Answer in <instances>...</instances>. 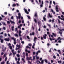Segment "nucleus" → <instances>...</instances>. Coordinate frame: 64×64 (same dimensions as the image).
<instances>
[{
  "label": "nucleus",
  "instance_id": "33",
  "mask_svg": "<svg viewBox=\"0 0 64 64\" xmlns=\"http://www.w3.org/2000/svg\"><path fill=\"white\" fill-rule=\"evenodd\" d=\"M7 57H6L5 58V61H7Z\"/></svg>",
  "mask_w": 64,
  "mask_h": 64
},
{
  "label": "nucleus",
  "instance_id": "51",
  "mask_svg": "<svg viewBox=\"0 0 64 64\" xmlns=\"http://www.w3.org/2000/svg\"><path fill=\"white\" fill-rule=\"evenodd\" d=\"M22 33V32L21 31H20L19 32V34H21V33Z\"/></svg>",
  "mask_w": 64,
  "mask_h": 64
},
{
  "label": "nucleus",
  "instance_id": "39",
  "mask_svg": "<svg viewBox=\"0 0 64 64\" xmlns=\"http://www.w3.org/2000/svg\"><path fill=\"white\" fill-rule=\"evenodd\" d=\"M1 64H4V62H1Z\"/></svg>",
  "mask_w": 64,
  "mask_h": 64
},
{
  "label": "nucleus",
  "instance_id": "17",
  "mask_svg": "<svg viewBox=\"0 0 64 64\" xmlns=\"http://www.w3.org/2000/svg\"><path fill=\"white\" fill-rule=\"evenodd\" d=\"M14 36H15V37H18V34H14Z\"/></svg>",
  "mask_w": 64,
  "mask_h": 64
},
{
  "label": "nucleus",
  "instance_id": "32",
  "mask_svg": "<svg viewBox=\"0 0 64 64\" xmlns=\"http://www.w3.org/2000/svg\"><path fill=\"white\" fill-rule=\"evenodd\" d=\"M62 39L60 38V37H58V38L57 39V40H61Z\"/></svg>",
  "mask_w": 64,
  "mask_h": 64
},
{
  "label": "nucleus",
  "instance_id": "22",
  "mask_svg": "<svg viewBox=\"0 0 64 64\" xmlns=\"http://www.w3.org/2000/svg\"><path fill=\"white\" fill-rule=\"evenodd\" d=\"M16 46L17 47H18L19 48L20 47V45H18V44L16 45Z\"/></svg>",
  "mask_w": 64,
  "mask_h": 64
},
{
  "label": "nucleus",
  "instance_id": "3",
  "mask_svg": "<svg viewBox=\"0 0 64 64\" xmlns=\"http://www.w3.org/2000/svg\"><path fill=\"white\" fill-rule=\"evenodd\" d=\"M11 39H12V40H14V45L16 44V39L14 38V37H12Z\"/></svg>",
  "mask_w": 64,
  "mask_h": 64
},
{
  "label": "nucleus",
  "instance_id": "62",
  "mask_svg": "<svg viewBox=\"0 0 64 64\" xmlns=\"http://www.w3.org/2000/svg\"><path fill=\"white\" fill-rule=\"evenodd\" d=\"M36 59L37 60H38V59H39V57H36Z\"/></svg>",
  "mask_w": 64,
  "mask_h": 64
},
{
  "label": "nucleus",
  "instance_id": "16",
  "mask_svg": "<svg viewBox=\"0 0 64 64\" xmlns=\"http://www.w3.org/2000/svg\"><path fill=\"white\" fill-rule=\"evenodd\" d=\"M14 26H12V31H14Z\"/></svg>",
  "mask_w": 64,
  "mask_h": 64
},
{
  "label": "nucleus",
  "instance_id": "56",
  "mask_svg": "<svg viewBox=\"0 0 64 64\" xmlns=\"http://www.w3.org/2000/svg\"><path fill=\"white\" fill-rule=\"evenodd\" d=\"M16 12H18V13H19V11L18 10H17Z\"/></svg>",
  "mask_w": 64,
  "mask_h": 64
},
{
  "label": "nucleus",
  "instance_id": "2",
  "mask_svg": "<svg viewBox=\"0 0 64 64\" xmlns=\"http://www.w3.org/2000/svg\"><path fill=\"white\" fill-rule=\"evenodd\" d=\"M2 50L3 51V52H5V51H6V48H4V46H3L2 47Z\"/></svg>",
  "mask_w": 64,
  "mask_h": 64
},
{
  "label": "nucleus",
  "instance_id": "6",
  "mask_svg": "<svg viewBox=\"0 0 64 64\" xmlns=\"http://www.w3.org/2000/svg\"><path fill=\"white\" fill-rule=\"evenodd\" d=\"M4 40L6 41H8V42L10 40V39L9 38H5L4 39Z\"/></svg>",
  "mask_w": 64,
  "mask_h": 64
},
{
  "label": "nucleus",
  "instance_id": "28",
  "mask_svg": "<svg viewBox=\"0 0 64 64\" xmlns=\"http://www.w3.org/2000/svg\"><path fill=\"white\" fill-rule=\"evenodd\" d=\"M2 22V23L4 25H6V24H5V22Z\"/></svg>",
  "mask_w": 64,
  "mask_h": 64
},
{
  "label": "nucleus",
  "instance_id": "19",
  "mask_svg": "<svg viewBox=\"0 0 64 64\" xmlns=\"http://www.w3.org/2000/svg\"><path fill=\"white\" fill-rule=\"evenodd\" d=\"M16 56L17 57H18V58H19V57H20V55H19V54H16Z\"/></svg>",
  "mask_w": 64,
  "mask_h": 64
},
{
  "label": "nucleus",
  "instance_id": "38",
  "mask_svg": "<svg viewBox=\"0 0 64 64\" xmlns=\"http://www.w3.org/2000/svg\"><path fill=\"white\" fill-rule=\"evenodd\" d=\"M27 38L28 39H30V38H29V36H26Z\"/></svg>",
  "mask_w": 64,
  "mask_h": 64
},
{
  "label": "nucleus",
  "instance_id": "23",
  "mask_svg": "<svg viewBox=\"0 0 64 64\" xmlns=\"http://www.w3.org/2000/svg\"><path fill=\"white\" fill-rule=\"evenodd\" d=\"M10 21L11 22V24H13L14 23V22L12 21L11 20H10Z\"/></svg>",
  "mask_w": 64,
  "mask_h": 64
},
{
  "label": "nucleus",
  "instance_id": "13",
  "mask_svg": "<svg viewBox=\"0 0 64 64\" xmlns=\"http://www.w3.org/2000/svg\"><path fill=\"white\" fill-rule=\"evenodd\" d=\"M47 34H48H48H50L48 35V36L49 37H50V32H47Z\"/></svg>",
  "mask_w": 64,
  "mask_h": 64
},
{
  "label": "nucleus",
  "instance_id": "43",
  "mask_svg": "<svg viewBox=\"0 0 64 64\" xmlns=\"http://www.w3.org/2000/svg\"><path fill=\"white\" fill-rule=\"evenodd\" d=\"M22 23H24V20H22Z\"/></svg>",
  "mask_w": 64,
  "mask_h": 64
},
{
  "label": "nucleus",
  "instance_id": "49",
  "mask_svg": "<svg viewBox=\"0 0 64 64\" xmlns=\"http://www.w3.org/2000/svg\"><path fill=\"white\" fill-rule=\"evenodd\" d=\"M27 16L28 17V19H30V16Z\"/></svg>",
  "mask_w": 64,
  "mask_h": 64
},
{
  "label": "nucleus",
  "instance_id": "34",
  "mask_svg": "<svg viewBox=\"0 0 64 64\" xmlns=\"http://www.w3.org/2000/svg\"><path fill=\"white\" fill-rule=\"evenodd\" d=\"M40 7H43V4H41L40 5Z\"/></svg>",
  "mask_w": 64,
  "mask_h": 64
},
{
  "label": "nucleus",
  "instance_id": "47",
  "mask_svg": "<svg viewBox=\"0 0 64 64\" xmlns=\"http://www.w3.org/2000/svg\"><path fill=\"white\" fill-rule=\"evenodd\" d=\"M19 61H18L17 62V64H20V62H19Z\"/></svg>",
  "mask_w": 64,
  "mask_h": 64
},
{
  "label": "nucleus",
  "instance_id": "21",
  "mask_svg": "<svg viewBox=\"0 0 64 64\" xmlns=\"http://www.w3.org/2000/svg\"><path fill=\"white\" fill-rule=\"evenodd\" d=\"M9 47L10 48V49H11V50H12V46H9Z\"/></svg>",
  "mask_w": 64,
  "mask_h": 64
},
{
  "label": "nucleus",
  "instance_id": "12",
  "mask_svg": "<svg viewBox=\"0 0 64 64\" xmlns=\"http://www.w3.org/2000/svg\"><path fill=\"white\" fill-rule=\"evenodd\" d=\"M49 39H50V41H52V40H55V39L53 38H52H52H49Z\"/></svg>",
  "mask_w": 64,
  "mask_h": 64
},
{
  "label": "nucleus",
  "instance_id": "64",
  "mask_svg": "<svg viewBox=\"0 0 64 64\" xmlns=\"http://www.w3.org/2000/svg\"><path fill=\"white\" fill-rule=\"evenodd\" d=\"M61 17L62 18H64V16H63V15H62L61 16Z\"/></svg>",
  "mask_w": 64,
  "mask_h": 64
},
{
  "label": "nucleus",
  "instance_id": "58",
  "mask_svg": "<svg viewBox=\"0 0 64 64\" xmlns=\"http://www.w3.org/2000/svg\"><path fill=\"white\" fill-rule=\"evenodd\" d=\"M8 46H11V44L10 43H9L8 45Z\"/></svg>",
  "mask_w": 64,
  "mask_h": 64
},
{
  "label": "nucleus",
  "instance_id": "9",
  "mask_svg": "<svg viewBox=\"0 0 64 64\" xmlns=\"http://www.w3.org/2000/svg\"><path fill=\"white\" fill-rule=\"evenodd\" d=\"M48 17H50V18H52V16L51 15V14H50V13H48Z\"/></svg>",
  "mask_w": 64,
  "mask_h": 64
},
{
  "label": "nucleus",
  "instance_id": "11",
  "mask_svg": "<svg viewBox=\"0 0 64 64\" xmlns=\"http://www.w3.org/2000/svg\"><path fill=\"white\" fill-rule=\"evenodd\" d=\"M18 18L19 19H20V17H21V14L20 13H19L18 14Z\"/></svg>",
  "mask_w": 64,
  "mask_h": 64
},
{
  "label": "nucleus",
  "instance_id": "53",
  "mask_svg": "<svg viewBox=\"0 0 64 64\" xmlns=\"http://www.w3.org/2000/svg\"><path fill=\"white\" fill-rule=\"evenodd\" d=\"M21 21L20 20H19L18 22V23L20 24V23H21Z\"/></svg>",
  "mask_w": 64,
  "mask_h": 64
},
{
  "label": "nucleus",
  "instance_id": "50",
  "mask_svg": "<svg viewBox=\"0 0 64 64\" xmlns=\"http://www.w3.org/2000/svg\"><path fill=\"white\" fill-rule=\"evenodd\" d=\"M4 36L5 37H6V36H7V35L6 34V33L4 34Z\"/></svg>",
  "mask_w": 64,
  "mask_h": 64
},
{
  "label": "nucleus",
  "instance_id": "54",
  "mask_svg": "<svg viewBox=\"0 0 64 64\" xmlns=\"http://www.w3.org/2000/svg\"><path fill=\"white\" fill-rule=\"evenodd\" d=\"M21 43H22V44H24V41H22V42H21Z\"/></svg>",
  "mask_w": 64,
  "mask_h": 64
},
{
  "label": "nucleus",
  "instance_id": "18",
  "mask_svg": "<svg viewBox=\"0 0 64 64\" xmlns=\"http://www.w3.org/2000/svg\"><path fill=\"white\" fill-rule=\"evenodd\" d=\"M24 11L25 13H26V12H27V10L25 8H24Z\"/></svg>",
  "mask_w": 64,
  "mask_h": 64
},
{
  "label": "nucleus",
  "instance_id": "60",
  "mask_svg": "<svg viewBox=\"0 0 64 64\" xmlns=\"http://www.w3.org/2000/svg\"><path fill=\"white\" fill-rule=\"evenodd\" d=\"M7 23H8V24H10V22H9V21H7Z\"/></svg>",
  "mask_w": 64,
  "mask_h": 64
},
{
  "label": "nucleus",
  "instance_id": "27",
  "mask_svg": "<svg viewBox=\"0 0 64 64\" xmlns=\"http://www.w3.org/2000/svg\"><path fill=\"white\" fill-rule=\"evenodd\" d=\"M44 61L46 63H48V62L47 61V60L45 59Z\"/></svg>",
  "mask_w": 64,
  "mask_h": 64
},
{
  "label": "nucleus",
  "instance_id": "8",
  "mask_svg": "<svg viewBox=\"0 0 64 64\" xmlns=\"http://www.w3.org/2000/svg\"><path fill=\"white\" fill-rule=\"evenodd\" d=\"M47 36V34H44V35L43 36V38L44 39H46V37Z\"/></svg>",
  "mask_w": 64,
  "mask_h": 64
},
{
  "label": "nucleus",
  "instance_id": "48",
  "mask_svg": "<svg viewBox=\"0 0 64 64\" xmlns=\"http://www.w3.org/2000/svg\"><path fill=\"white\" fill-rule=\"evenodd\" d=\"M32 30H34V27H33V26H32Z\"/></svg>",
  "mask_w": 64,
  "mask_h": 64
},
{
  "label": "nucleus",
  "instance_id": "20",
  "mask_svg": "<svg viewBox=\"0 0 64 64\" xmlns=\"http://www.w3.org/2000/svg\"><path fill=\"white\" fill-rule=\"evenodd\" d=\"M34 20L35 23H37V20H36V19L35 18L34 19Z\"/></svg>",
  "mask_w": 64,
  "mask_h": 64
},
{
  "label": "nucleus",
  "instance_id": "37",
  "mask_svg": "<svg viewBox=\"0 0 64 64\" xmlns=\"http://www.w3.org/2000/svg\"><path fill=\"white\" fill-rule=\"evenodd\" d=\"M35 57L34 56H33V60H35Z\"/></svg>",
  "mask_w": 64,
  "mask_h": 64
},
{
  "label": "nucleus",
  "instance_id": "10",
  "mask_svg": "<svg viewBox=\"0 0 64 64\" xmlns=\"http://www.w3.org/2000/svg\"><path fill=\"white\" fill-rule=\"evenodd\" d=\"M56 11L57 12H59V10H58V7L57 6H56Z\"/></svg>",
  "mask_w": 64,
  "mask_h": 64
},
{
  "label": "nucleus",
  "instance_id": "5",
  "mask_svg": "<svg viewBox=\"0 0 64 64\" xmlns=\"http://www.w3.org/2000/svg\"><path fill=\"white\" fill-rule=\"evenodd\" d=\"M31 58H32V57H30L29 58L27 56L26 57V60H30Z\"/></svg>",
  "mask_w": 64,
  "mask_h": 64
},
{
  "label": "nucleus",
  "instance_id": "7",
  "mask_svg": "<svg viewBox=\"0 0 64 64\" xmlns=\"http://www.w3.org/2000/svg\"><path fill=\"white\" fill-rule=\"evenodd\" d=\"M35 35V33L34 32H32V33H30V36H32V35H33V36H34Z\"/></svg>",
  "mask_w": 64,
  "mask_h": 64
},
{
  "label": "nucleus",
  "instance_id": "25",
  "mask_svg": "<svg viewBox=\"0 0 64 64\" xmlns=\"http://www.w3.org/2000/svg\"><path fill=\"white\" fill-rule=\"evenodd\" d=\"M16 4H14L12 5V6L13 7H15V6H16Z\"/></svg>",
  "mask_w": 64,
  "mask_h": 64
},
{
  "label": "nucleus",
  "instance_id": "55",
  "mask_svg": "<svg viewBox=\"0 0 64 64\" xmlns=\"http://www.w3.org/2000/svg\"><path fill=\"white\" fill-rule=\"evenodd\" d=\"M50 5H51V4H52V1H50Z\"/></svg>",
  "mask_w": 64,
  "mask_h": 64
},
{
  "label": "nucleus",
  "instance_id": "36",
  "mask_svg": "<svg viewBox=\"0 0 64 64\" xmlns=\"http://www.w3.org/2000/svg\"><path fill=\"white\" fill-rule=\"evenodd\" d=\"M53 58L54 59H56V56H53Z\"/></svg>",
  "mask_w": 64,
  "mask_h": 64
},
{
  "label": "nucleus",
  "instance_id": "41",
  "mask_svg": "<svg viewBox=\"0 0 64 64\" xmlns=\"http://www.w3.org/2000/svg\"><path fill=\"white\" fill-rule=\"evenodd\" d=\"M51 49H52V48H51L50 49V50L49 51V52H51Z\"/></svg>",
  "mask_w": 64,
  "mask_h": 64
},
{
  "label": "nucleus",
  "instance_id": "40",
  "mask_svg": "<svg viewBox=\"0 0 64 64\" xmlns=\"http://www.w3.org/2000/svg\"><path fill=\"white\" fill-rule=\"evenodd\" d=\"M4 53L3 52H2L1 53V55H3V54H4Z\"/></svg>",
  "mask_w": 64,
  "mask_h": 64
},
{
  "label": "nucleus",
  "instance_id": "15",
  "mask_svg": "<svg viewBox=\"0 0 64 64\" xmlns=\"http://www.w3.org/2000/svg\"><path fill=\"white\" fill-rule=\"evenodd\" d=\"M34 17H37L38 16H37V13L36 12L34 15Z\"/></svg>",
  "mask_w": 64,
  "mask_h": 64
},
{
  "label": "nucleus",
  "instance_id": "45",
  "mask_svg": "<svg viewBox=\"0 0 64 64\" xmlns=\"http://www.w3.org/2000/svg\"><path fill=\"white\" fill-rule=\"evenodd\" d=\"M28 45L30 46H32V44H29Z\"/></svg>",
  "mask_w": 64,
  "mask_h": 64
},
{
  "label": "nucleus",
  "instance_id": "14",
  "mask_svg": "<svg viewBox=\"0 0 64 64\" xmlns=\"http://www.w3.org/2000/svg\"><path fill=\"white\" fill-rule=\"evenodd\" d=\"M0 40H1V42H2V43H3V42L4 41V40H3V38L0 39Z\"/></svg>",
  "mask_w": 64,
  "mask_h": 64
},
{
  "label": "nucleus",
  "instance_id": "1",
  "mask_svg": "<svg viewBox=\"0 0 64 64\" xmlns=\"http://www.w3.org/2000/svg\"><path fill=\"white\" fill-rule=\"evenodd\" d=\"M52 35H51V36L52 38H53V36H54V37H56L57 36V34L54 33H52Z\"/></svg>",
  "mask_w": 64,
  "mask_h": 64
},
{
  "label": "nucleus",
  "instance_id": "63",
  "mask_svg": "<svg viewBox=\"0 0 64 64\" xmlns=\"http://www.w3.org/2000/svg\"><path fill=\"white\" fill-rule=\"evenodd\" d=\"M2 20V18L1 17V16H0V20Z\"/></svg>",
  "mask_w": 64,
  "mask_h": 64
},
{
  "label": "nucleus",
  "instance_id": "4",
  "mask_svg": "<svg viewBox=\"0 0 64 64\" xmlns=\"http://www.w3.org/2000/svg\"><path fill=\"white\" fill-rule=\"evenodd\" d=\"M62 31H64V28H62V30H60V31L59 32V33H60V34H62Z\"/></svg>",
  "mask_w": 64,
  "mask_h": 64
},
{
  "label": "nucleus",
  "instance_id": "61",
  "mask_svg": "<svg viewBox=\"0 0 64 64\" xmlns=\"http://www.w3.org/2000/svg\"><path fill=\"white\" fill-rule=\"evenodd\" d=\"M3 29L4 30H6V28H5V27H4L3 28Z\"/></svg>",
  "mask_w": 64,
  "mask_h": 64
},
{
  "label": "nucleus",
  "instance_id": "46",
  "mask_svg": "<svg viewBox=\"0 0 64 64\" xmlns=\"http://www.w3.org/2000/svg\"><path fill=\"white\" fill-rule=\"evenodd\" d=\"M43 27L45 28V29H46V26L45 25Z\"/></svg>",
  "mask_w": 64,
  "mask_h": 64
},
{
  "label": "nucleus",
  "instance_id": "42",
  "mask_svg": "<svg viewBox=\"0 0 64 64\" xmlns=\"http://www.w3.org/2000/svg\"><path fill=\"white\" fill-rule=\"evenodd\" d=\"M6 54H4V57H6Z\"/></svg>",
  "mask_w": 64,
  "mask_h": 64
},
{
  "label": "nucleus",
  "instance_id": "24",
  "mask_svg": "<svg viewBox=\"0 0 64 64\" xmlns=\"http://www.w3.org/2000/svg\"><path fill=\"white\" fill-rule=\"evenodd\" d=\"M43 19L44 21H46V19L45 17H43Z\"/></svg>",
  "mask_w": 64,
  "mask_h": 64
},
{
  "label": "nucleus",
  "instance_id": "30",
  "mask_svg": "<svg viewBox=\"0 0 64 64\" xmlns=\"http://www.w3.org/2000/svg\"><path fill=\"white\" fill-rule=\"evenodd\" d=\"M58 63H62V62H61V60H59L58 61Z\"/></svg>",
  "mask_w": 64,
  "mask_h": 64
},
{
  "label": "nucleus",
  "instance_id": "26",
  "mask_svg": "<svg viewBox=\"0 0 64 64\" xmlns=\"http://www.w3.org/2000/svg\"><path fill=\"white\" fill-rule=\"evenodd\" d=\"M36 40H37V38H36V37H34V41H36Z\"/></svg>",
  "mask_w": 64,
  "mask_h": 64
},
{
  "label": "nucleus",
  "instance_id": "31",
  "mask_svg": "<svg viewBox=\"0 0 64 64\" xmlns=\"http://www.w3.org/2000/svg\"><path fill=\"white\" fill-rule=\"evenodd\" d=\"M41 63L42 64H43V63H44V60H42L41 61Z\"/></svg>",
  "mask_w": 64,
  "mask_h": 64
},
{
  "label": "nucleus",
  "instance_id": "57",
  "mask_svg": "<svg viewBox=\"0 0 64 64\" xmlns=\"http://www.w3.org/2000/svg\"><path fill=\"white\" fill-rule=\"evenodd\" d=\"M4 14L5 15H7V12H5L4 13Z\"/></svg>",
  "mask_w": 64,
  "mask_h": 64
},
{
  "label": "nucleus",
  "instance_id": "29",
  "mask_svg": "<svg viewBox=\"0 0 64 64\" xmlns=\"http://www.w3.org/2000/svg\"><path fill=\"white\" fill-rule=\"evenodd\" d=\"M47 25L49 27H51V26H50V24H48L47 23Z\"/></svg>",
  "mask_w": 64,
  "mask_h": 64
},
{
  "label": "nucleus",
  "instance_id": "52",
  "mask_svg": "<svg viewBox=\"0 0 64 64\" xmlns=\"http://www.w3.org/2000/svg\"><path fill=\"white\" fill-rule=\"evenodd\" d=\"M12 56V53H10L9 54V56Z\"/></svg>",
  "mask_w": 64,
  "mask_h": 64
},
{
  "label": "nucleus",
  "instance_id": "35",
  "mask_svg": "<svg viewBox=\"0 0 64 64\" xmlns=\"http://www.w3.org/2000/svg\"><path fill=\"white\" fill-rule=\"evenodd\" d=\"M58 23L59 24L60 23V20H59V19H58Z\"/></svg>",
  "mask_w": 64,
  "mask_h": 64
},
{
  "label": "nucleus",
  "instance_id": "59",
  "mask_svg": "<svg viewBox=\"0 0 64 64\" xmlns=\"http://www.w3.org/2000/svg\"><path fill=\"white\" fill-rule=\"evenodd\" d=\"M51 12H52L54 11H53V10H52V9H51Z\"/></svg>",
  "mask_w": 64,
  "mask_h": 64
},
{
  "label": "nucleus",
  "instance_id": "44",
  "mask_svg": "<svg viewBox=\"0 0 64 64\" xmlns=\"http://www.w3.org/2000/svg\"><path fill=\"white\" fill-rule=\"evenodd\" d=\"M23 54V55L24 56H25V52H23L22 53Z\"/></svg>",
  "mask_w": 64,
  "mask_h": 64
}]
</instances>
